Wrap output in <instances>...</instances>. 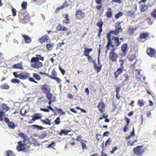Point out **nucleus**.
<instances>
[{
  "label": "nucleus",
  "mask_w": 156,
  "mask_h": 156,
  "mask_svg": "<svg viewBox=\"0 0 156 156\" xmlns=\"http://www.w3.org/2000/svg\"><path fill=\"white\" fill-rule=\"evenodd\" d=\"M123 29L120 28L117 30H114L110 31L109 33L107 34L106 37L108 40V43L106 46V52H107L109 49V47L110 46L111 47H115V39L116 38V37L112 36L111 37V34H112L115 35H117L120 32H122Z\"/></svg>",
  "instance_id": "nucleus-1"
},
{
  "label": "nucleus",
  "mask_w": 156,
  "mask_h": 156,
  "mask_svg": "<svg viewBox=\"0 0 156 156\" xmlns=\"http://www.w3.org/2000/svg\"><path fill=\"white\" fill-rule=\"evenodd\" d=\"M39 59L37 58H32L30 60V62L32 63L31 65V66L36 69L42 68L43 66V63L39 62Z\"/></svg>",
  "instance_id": "nucleus-2"
},
{
  "label": "nucleus",
  "mask_w": 156,
  "mask_h": 156,
  "mask_svg": "<svg viewBox=\"0 0 156 156\" xmlns=\"http://www.w3.org/2000/svg\"><path fill=\"white\" fill-rule=\"evenodd\" d=\"M119 62L120 63V67L118 68L114 73V75L115 76V80L117 79L119 75L123 72L124 69V67L123 66V64L124 62V60L120 59H119Z\"/></svg>",
  "instance_id": "nucleus-3"
},
{
  "label": "nucleus",
  "mask_w": 156,
  "mask_h": 156,
  "mask_svg": "<svg viewBox=\"0 0 156 156\" xmlns=\"http://www.w3.org/2000/svg\"><path fill=\"white\" fill-rule=\"evenodd\" d=\"M101 44L99 45V47L98 49V66H97V64L95 63V61H93L94 68L96 71L97 73H98L100 72V70L101 69L102 67V65L100 63L99 60V57L101 49V48L100 47H101Z\"/></svg>",
  "instance_id": "nucleus-4"
},
{
  "label": "nucleus",
  "mask_w": 156,
  "mask_h": 156,
  "mask_svg": "<svg viewBox=\"0 0 156 156\" xmlns=\"http://www.w3.org/2000/svg\"><path fill=\"white\" fill-rule=\"evenodd\" d=\"M143 145L138 146L134 148L133 149V151L135 154L139 156H141L145 152V150L143 148Z\"/></svg>",
  "instance_id": "nucleus-5"
},
{
  "label": "nucleus",
  "mask_w": 156,
  "mask_h": 156,
  "mask_svg": "<svg viewBox=\"0 0 156 156\" xmlns=\"http://www.w3.org/2000/svg\"><path fill=\"white\" fill-rule=\"evenodd\" d=\"M129 48L127 43H124L122 44L121 46V52L120 55L121 57H125L127 55L128 52Z\"/></svg>",
  "instance_id": "nucleus-6"
},
{
  "label": "nucleus",
  "mask_w": 156,
  "mask_h": 156,
  "mask_svg": "<svg viewBox=\"0 0 156 156\" xmlns=\"http://www.w3.org/2000/svg\"><path fill=\"white\" fill-rule=\"evenodd\" d=\"M115 49L113 48L109 54V59L112 62H116L118 58V55L114 52Z\"/></svg>",
  "instance_id": "nucleus-7"
},
{
  "label": "nucleus",
  "mask_w": 156,
  "mask_h": 156,
  "mask_svg": "<svg viewBox=\"0 0 156 156\" xmlns=\"http://www.w3.org/2000/svg\"><path fill=\"white\" fill-rule=\"evenodd\" d=\"M4 119L5 122L7 124L9 128L13 129L17 126L13 122L10 121L8 118L5 117Z\"/></svg>",
  "instance_id": "nucleus-8"
},
{
  "label": "nucleus",
  "mask_w": 156,
  "mask_h": 156,
  "mask_svg": "<svg viewBox=\"0 0 156 156\" xmlns=\"http://www.w3.org/2000/svg\"><path fill=\"white\" fill-rule=\"evenodd\" d=\"M130 79V76L126 73L123 74L122 76H121L119 79L120 81L123 80L122 82V84L123 86L125 85L126 84V82L128 81Z\"/></svg>",
  "instance_id": "nucleus-9"
},
{
  "label": "nucleus",
  "mask_w": 156,
  "mask_h": 156,
  "mask_svg": "<svg viewBox=\"0 0 156 156\" xmlns=\"http://www.w3.org/2000/svg\"><path fill=\"white\" fill-rule=\"evenodd\" d=\"M25 143H22L21 141H19L18 143V145L16 147L17 150L19 151H23L25 150V147L26 145Z\"/></svg>",
  "instance_id": "nucleus-10"
},
{
  "label": "nucleus",
  "mask_w": 156,
  "mask_h": 156,
  "mask_svg": "<svg viewBox=\"0 0 156 156\" xmlns=\"http://www.w3.org/2000/svg\"><path fill=\"white\" fill-rule=\"evenodd\" d=\"M75 16L76 18L79 20L83 18L85 16L84 13L80 10H78L76 11Z\"/></svg>",
  "instance_id": "nucleus-11"
},
{
  "label": "nucleus",
  "mask_w": 156,
  "mask_h": 156,
  "mask_svg": "<svg viewBox=\"0 0 156 156\" xmlns=\"http://www.w3.org/2000/svg\"><path fill=\"white\" fill-rule=\"evenodd\" d=\"M43 92L46 94L50 93L51 88L49 85L46 84L42 86L41 88Z\"/></svg>",
  "instance_id": "nucleus-12"
},
{
  "label": "nucleus",
  "mask_w": 156,
  "mask_h": 156,
  "mask_svg": "<svg viewBox=\"0 0 156 156\" xmlns=\"http://www.w3.org/2000/svg\"><path fill=\"white\" fill-rule=\"evenodd\" d=\"M147 52L149 56L151 57H154L156 53L155 49L151 48H150L147 49Z\"/></svg>",
  "instance_id": "nucleus-13"
},
{
  "label": "nucleus",
  "mask_w": 156,
  "mask_h": 156,
  "mask_svg": "<svg viewBox=\"0 0 156 156\" xmlns=\"http://www.w3.org/2000/svg\"><path fill=\"white\" fill-rule=\"evenodd\" d=\"M19 78L21 80H24L27 79L30 76V74L26 72H23L19 74Z\"/></svg>",
  "instance_id": "nucleus-14"
},
{
  "label": "nucleus",
  "mask_w": 156,
  "mask_h": 156,
  "mask_svg": "<svg viewBox=\"0 0 156 156\" xmlns=\"http://www.w3.org/2000/svg\"><path fill=\"white\" fill-rule=\"evenodd\" d=\"M9 109V108L5 104L3 103L0 108V112L2 113L5 114V112Z\"/></svg>",
  "instance_id": "nucleus-15"
},
{
  "label": "nucleus",
  "mask_w": 156,
  "mask_h": 156,
  "mask_svg": "<svg viewBox=\"0 0 156 156\" xmlns=\"http://www.w3.org/2000/svg\"><path fill=\"white\" fill-rule=\"evenodd\" d=\"M105 15L108 19L111 18L112 17L113 13L111 8H108L107 11L105 12Z\"/></svg>",
  "instance_id": "nucleus-16"
},
{
  "label": "nucleus",
  "mask_w": 156,
  "mask_h": 156,
  "mask_svg": "<svg viewBox=\"0 0 156 156\" xmlns=\"http://www.w3.org/2000/svg\"><path fill=\"white\" fill-rule=\"evenodd\" d=\"M49 39V37L48 35H44L38 39V41L42 44L44 42L48 41Z\"/></svg>",
  "instance_id": "nucleus-17"
},
{
  "label": "nucleus",
  "mask_w": 156,
  "mask_h": 156,
  "mask_svg": "<svg viewBox=\"0 0 156 156\" xmlns=\"http://www.w3.org/2000/svg\"><path fill=\"white\" fill-rule=\"evenodd\" d=\"M98 109L99 111L101 113H102L104 111L103 110L105 108V105L103 102H100L99 103L98 105Z\"/></svg>",
  "instance_id": "nucleus-18"
},
{
  "label": "nucleus",
  "mask_w": 156,
  "mask_h": 156,
  "mask_svg": "<svg viewBox=\"0 0 156 156\" xmlns=\"http://www.w3.org/2000/svg\"><path fill=\"white\" fill-rule=\"evenodd\" d=\"M56 29L58 31H64L68 30V29L65 27L61 25L60 24H58L56 27Z\"/></svg>",
  "instance_id": "nucleus-19"
},
{
  "label": "nucleus",
  "mask_w": 156,
  "mask_h": 156,
  "mask_svg": "<svg viewBox=\"0 0 156 156\" xmlns=\"http://www.w3.org/2000/svg\"><path fill=\"white\" fill-rule=\"evenodd\" d=\"M124 118L126 122V125L124 126L123 131L124 132L126 133L127 132L128 129V126H129L130 122V120L129 118H127L126 117H125Z\"/></svg>",
  "instance_id": "nucleus-20"
},
{
  "label": "nucleus",
  "mask_w": 156,
  "mask_h": 156,
  "mask_svg": "<svg viewBox=\"0 0 156 156\" xmlns=\"http://www.w3.org/2000/svg\"><path fill=\"white\" fill-rule=\"evenodd\" d=\"M41 114L40 113H36L34 114L32 116V118L31 119L33 121H34L36 120L40 119L42 117L41 116H40Z\"/></svg>",
  "instance_id": "nucleus-21"
},
{
  "label": "nucleus",
  "mask_w": 156,
  "mask_h": 156,
  "mask_svg": "<svg viewBox=\"0 0 156 156\" xmlns=\"http://www.w3.org/2000/svg\"><path fill=\"white\" fill-rule=\"evenodd\" d=\"M46 97L49 101L55 100V101L56 99L55 97L53 96L52 94L50 93L46 94Z\"/></svg>",
  "instance_id": "nucleus-22"
},
{
  "label": "nucleus",
  "mask_w": 156,
  "mask_h": 156,
  "mask_svg": "<svg viewBox=\"0 0 156 156\" xmlns=\"http://www.w3.org/2000/svg\"><path fill=\"white\" fill-rule=\"evenodd\" d=\"M63 17L65 18L63 21L64 23L68 24L69 23V15L67 14L63 15Z\"/></svg>",
  "instance_id": "nucleus-23"
},
{
  "label": "nucleus",
  "mask_w": 156,
  "mask_h": 156,
  "mask_svg": "<svg viewBox=\"0 0 156 156\" xmlns=\"http://www.w3.org/2000/svg\"><path fill=\"white\" fill-rule=\"evenodd\" d=\"M149 36V34L147 32L143 33L140 35V38L142 39H146Z\"/></svg>",
  "instance_id": "nucleus-24"
},
{
  "label": "nucleus",
  "mask_w": 156,
  "mask_h": 156,
  "mask_svg": "<svg viewBox=\"0 0 156 156\" xmlns=\"http://www.w3.org/2000/svg\"><path fill=\"white\" fill-rule=\"evenodd\" d=\"M41 122L44 124L50 125H51V120L48 118H46L45 119H41Z\"/></svg>",
  "instance_id": "nucleus-25"
},
{
  "label": "nucleus",
  "mask_w": 156,
  "mask_h": 156,
  "mask_svg": "<svg viewBox=\"0 0 156 156\" xmlns=\"http://www.w3.org/2000/svg\"><path fill=\"white\" fill-rule=\"evenodd\" d=\"M22 36L24 38L25 43H29L31 41V38L28 35L24 34Z\"/></svg>",
  "instance_id": "nucleus-26"
},
{
  "label": "nucleus",
  "mask_w": 156,
  "mask_h": 156,
  "mask_svg": "<svg viewBox=\"0 0 156 156\" xmlns=\"http://www.w3.org/2000/svg\"><path fill=\"white\" fill-rule=\"evenodd\" d=\"M29 20L28 17L27 16H25L23 19H22L20 21V22L23 24H26L29 22Z\"/></svg>",
  "instance_id": "nucleus-27"
},
{
  "label": "nucleus",
  "mask_w": 156,
  "mask_h": 156,
  "mask_svg": "<svg viewBox=\"0 0 156 156\" xmlns=\"http://www.w3.org/2000/svg\"><path fill=\"white\" fill-rule=\"evenodd\" d=\"M92 51V48H84V55L85 56H87L89 55V53Z\"/></svg>",
  "instance_id": "nucleus-28"
},
{
  "label": "nucleus",
  "mask_w": 156,
  "mask_h": 156,
  "mask_svg": "<svg viewBox=\"0 0 156 156\" xmlns=\"http://www.w3.org/2000/svg\"><path fill=\"white\" fill-rule=\"evenodd\" d=\"M137 28L136 27L134 28L132 27L129 28L127 30L128 33L130 35L133 34L134 31L136 30Z\"/></svg>",
  "instance_id": "nucleus-29"
},
{
  "label": "nucleus",
  "mask_w": 156,
  "mask_h": 156,
  "mask_svg": "<svg viewBox=\"0 0 156 156\" xmlns=\"http://www.w3.org/2000/svg\"><path fill=\"white\" fill-rule=\"evenodd\" d=\"M135 15L134 12L133 10H129L127 12V16L131 17H134Z\"/></svg>",
  "instance_id": "nucleus-30"
},
{
  "label": "nucleus",
  "mask_w": 156,
  "mask_h": 156,
  "mask_svg": "<svg viewBox=\"0 0 156 156\" xmlns=\"http://www.w3.org/2000/svg\"><path fill=\"white\" fill-rule=\"evenodd\" d=\"M12 68L14 69H23L22 68V63H20L14 65L12 66Z\"/></svg>",
  "instance_id": "nucleus-31"
},
{
  "label": "nucleus",
  "mask_w": 156,
  "mask_h": 156,
  "mask_svg": "<svg viewBox=\"0 0 156 156\" xmlns=\"http://www.w3.org/2000/svg\"><path fill=\"white\" fill-rule=\"evenodd\" d=\"M136 58V56L135 54H131L129 55L128 58V60L129 62H132Z\"/></svg>",
  "instance_id": "nucleus-32"
},
{
  "label": "nucleus",
  "mask_w": 156,
  "mask_h": 156,
  "mask_svg": "<svg viewBox=\"0 0 156 156\" xmlns=\"http://www.w3.org/2000/svg\"><path fill=\"white\" fill-rule=\"evenodd\" d=\"M147 6L145 4H143L140 6V8L141 12H145L147 9Z\"/></svg>",
  "instance_id": "nucleus-33"
},
{
  "label": "nucleus",
  "mask_w": 156,
  "mask_h": 156,
  "mask_svg": "<svg viewBox=\"0 0 156 156\" xmlns=\"http://www.w3.org/2000/svg\"><path fill=\"white\" fill-rule=\"evenodd\" d=\"M71 131L70 130H66L65 129H61V132L58 133V134L61 136L63 134L65 135H67L68 133Z\"/></svg>",
  "instance_id": "nucleus-34"
},
{
  "label": "nucleus",
  "mask_w": 156,
  "mask_h": 156,
  "mask_svg": "<svg viewBox=\"0 0 156 156\" xmlns=\"http://www.w3.org/2000/svg\"><path fill=\"white\" fill-rule=\"evenodd\" d=\"M48 135L47 131H44L39 136V138L40 139H44Z\"/></svg>",
  "instance_id": "nucleus-35"
},
{
  "label": "nucleus",
  "mask_w": 156,
  "mask_h": 156,
  "mask_svg": "<svg viewBox=\"0 0 156 156\" xmlns=\"http://www.w3.org/2000/svg\"><path fill=\"white\" fill-rule=\"evenodd\" d=\"M18 135L21 138L23 139V142L25 143V141L26 140V136L25 134L22 132H20L18 134Z\"/></svg>",
  "instance_id": "nucleus-36"
},
{
  "label": "nucleus",
  "mask_w": 156,
  "mask_h": 156,
  "mask_svg": "<svg viewBox=\"0 0 156 156\" xmlns=\"http://www.w3.org/2000/svg\"><path fill=\"white\" fill-rule=\"evenodd\" d=\"M123 15V13L121 12H119L116 13L115 16V19H118L119 17L122 16Z\"/></svg>",
  "instance_id": "nucleus-37"
},
{
  "label": "nucleus",
  "mask_w": 156,
  "mask_h": 156,
  "mask_svg": "<svg viewBox=\"0 0 156 156\" xmlns=\"http://www.w3.org/2000/svg\"><path fill=\"white\" fill-rule=\"evenodd\" d=\"M50 78L55 80L58 83H60L61 81V80L57 77L51 76H50Z\"/></svg>",
  "instance_id": "nucleus-38"
},
{
  "label": "nucleus",
  "mask_w": 156,
  "mask_h": 156,
  "mask_svg": "<svg viewBox=\"0 0 156 156\" xmlns=\"http://www.w3.org/2000/svg\"><path fill=\"white\" fill-rule=\"evenodd\" d=\"M115 40L116 41L115 47H117L120 44L121 42L119 41V38L117 37H116V38H115Z\"/></svg>",
  "instance_id": "nucleus-39"
},
{
  "label": "nucleus",
  "mask_w": 156,
  "mask_h": 156,
  "mask_svg": "<svg viewBox=\"0 0 156 156\" xmlns=\"http://www.w3.org/2000/svg\"><path fill=\"white\" fill-rule=\"evenodd\" d=\"M97 26L99 28V29H102L103 23L102 20H100L97 23Z\"/></svg>",
  "instance_id": "nucleus-40"
},
{
  "label": "nucleus",
  "mask_w": 156,
  "mask_h": 156,
  "mask_svg": "<svg viewBox=\"0 0 156 156\" xmlns=\"http://www.w3.org/2000/svg\"><path fill=\"white\" fill-rule=\"evenodd\" d=\"M33 76L37 80L39 81L41 79V76L37 73H34L33 74Z\"/></svg>",
  "instance_id": "nucleus-41"
},
{
  "label": "nucleus",
  "mask_w": 156,
  "mask_h": 156,
  "mask_svg": "<svg viewBox=\"0 0 156 156\" xmlns=\"http://www.w3.org/2000/svg\"><path fill=\"white\" fill-rule=\"evenodd\" d=\"M55 109L57 111L58 113H59L61 115L65 114V112H63L62 109L61 108L58 109L57 107H55Z\"/></svg>",
  "instance_id": "nucleus-42"
},
{
  "label": "nucleus",
  "mask_w": 156,
  "mask_h": 156,
  "mask_svg": "<svg viewBox=\"0 0 156 156\" xmlns=\"http://www.w3.org/2000/svg\"><path fill=\"white\" fill-rule=\"evenodd\" d=\"M6 156H15L12 151L10 150H7L5 151Z\"/></svg>",
  "instance_id": "nucleus-43"
},
{
  "label": "nucleus",
  "mask_w": 156,
  "mask_h": 156,
  "mask_svg": "<svg viewBox=\"0 0 156 156\" xmlns=\"http://www.w3.org/2000/svg\"><path fill=\"white\" fill-rule=\"evenodd\" d=\"M140 81L143 82V81L145 80L146 77L145 76H144L143 75H140L136 77Z\"/></svg>",
  "instance_id": "nucleus-44"
},
{
  "label": "nucleus",
  "mask_w": 156,
  "mask_h": 156,
  "mask_svg": "<svg viewBox=\"0 0 156 156\" xmlns=\"http://www.w3.org/2000/svg\"><path fill=\"white\" fill-rule=\"evenodd\" d=\"M33 126L35 128L37 129L38 130H42L45 129V128L43 127L42 126H38L36 125H34Z\"/></svg>",
  "instance_id": "nucleus-45"
},
{
  "label": "nucleus",
  "mask_w": 156,
  "mask_h": 156,
  "mask_svg": "<svg viewBox=\"0 0 156 156\" xmlns=\"http://www.w3.org/2000/svg\"><path fill=\"white\" fill-rule=\"evenodd\" d=\"M2 89H8L9 88V86L6 83H5L0 87Z\"/></svg>",
  "instance_id": "nucleus-46"
},
{
  "label": "nucleus",
  "mask_w": 156,
  "mask_h": 156,
  "mask_svg": "<svg viewBox=\"0 0 156 156\" xmlns=\"http://www.w3.org/2000/svg\"><path fill=\"white\" fill-rule=\"evenodd\" d=\"M12 83H23L22 82H21L20 81L17 79H13L11 80Z\"/></svg>",
  "instance_id": "nucleus-47"
},
{
  "label": "nucleus",
  "mask_w": 156,
  "mask_h": 156,
  "mask_svg": "<svg viewBox=\"0 0 156 156\" xmlns=\"http://www.w3.org/2000/svg\"><path fill=\"white\" fill-rule=\"evenodd\" d=\"M111 141L112 140L111 138H108L105 143V147H106L107 146L110 145Z\"/></svg>",
  "instance_id": "nucleus-48"
},
{
  "label": "nucleus",
  "mask_w": 156,
  "mask_h": 156,
  "mask_svg": "<svg viewBox=\"0 0 156 156\" xmlns=\"http://www.w3.org/2000/svg\"><path fill=\"white\" fill-rule=\"evenodd\" d=\"M27 3L25 2H23L21 4V7L23 9H25L27 8Z\"/></svg>",
  "instance_id": "nucleus-49"
},
{
  "label": "nucleus",
  "mask_w": 156,
  "mask_h": 156,
  "mask_svg": "<svg viewBox=\"0 0 156 156\" xmlns=\"http://www.w3.org/2000/svg\"><path fill=\"white\" fill-rule=\"evenodd\" d=\"M151 16L156 18V9H154L151 13Z\"/></svg>",
  "instance_id": "nucleus-50"
},
{
  "label": "nucleus",
  "mask_w": 156,
  "mask_h": 156,
  "mask_svg": "<svg viewBox=\"0 0 156 156\" xmlns=\"http://www.w3.org/2000/svg\"><path fill=\"white\" fill-rule=\"evenodd\" d=\"M69 5L67 3V2L66 1L63 4L61 5V9H63L64 8H66L68 6H69Z\"/></svg>",
  "instance_id": "nucleus-51"
},
{
  "label": "nucleus",
  "mask_w": 156,
  "mask_h": 156,
  "mask_svg": "<svg viewBox=\"0 0 156 156\" xmlns=\"http://www.w3.org/2000/svg\"><path fill=\"white\" fill-rule=\"evenodd\" d=\"M69 5L67 3V2L66 1L63 4L61 5V9H63L64 8H66L68 6H69Z\"/></svg>",
  "instance_id": "nucleus-52"
},
{
  "label": "nucleus",
  "mask_w": 156,
  "mask_h": 156,
  "mask_svg": "<svg viewBox=\"0 0 156 156\" xmlns=\"http://www.w3.org/2000/svg\"><path fill=\"white\" fill-rule=\"evenodd\" d=\"M54 123L56 125H58L60 123V118L59 117H57L54 121Z\"/></svg>",
  "instance_id": "nucleus-53"
},
{
  "label": "nucleus",
  "mask_w": 156,
  "mask_h": 156,
  "mask_svg": "<svg viewBox=\"0 0 156 156\" xmlns=\"http://www.w3.org/2000/svg\"><path fill=\"white\" fill-rule=\"evenodd\" d=\"M81 138L82 136L81 135H79L77 136V138L76 139V140L78 142L80 141H83L85 142H87V141L86 140H81Z\"/></svg>",
  "instance_id": "nucleus-54"
},
{
  "label": "nucleus",
  "mask_w": 156,
  "mask_h": 156,
  "mask_svg": "<svg viewBox=\"0 0 156 156\" xmlns=\"http://www.w3.org/2000/svg\"><path fill=\"white\" fill-rule=\"evenodd\" d=\"M25 16V15L23 14L21 12H20L19 14V21H20L22 19H23L24 17V16Z\"/></svg>",
  "instance_id": "nucleus-55"
},
{
  "label": "nucleus",
  "mask_w": 156,
  "mask_h": 156,
  "mask_svg": "<svg viewBox=\"0 0 156 156\" xmlns=\"http://www.w3.org/2000/svg\"><path fill=\"white\" fill-rule=\"evenodd\" d=\"M146 20L147 21V23L150 25H151L153 23V21L150 18H147Z\"/></svg>",
  "instance_id": "nucleus-56"
},
{
  "label": "nucleus",
  "mask_w": 156,
  "mask_h": 156,
  "mask_svg": "<svg viewBox=\"0 0 156 156\" xmlns=\"http://www.w3.org/2000/svg\"><path fill=\"white\" fill-rule=\"evenodd\" d=\"M81 144L83 150H84V149H87L86 145L85 143L83 142H81Z\"/></svg>",
  "instance_id": "nucleus-57"
},
{
  "label": "nucleus",
  "mask_w": 156,
  "mask_h": 156,
  "mask_svg": "<svg viewBox=\"0 0 156 156\" xmlns=\"http://www.w3.org/2000/svg\"><path fill=\"white\" fill-rule=\"evenodd\" d=\"M112 2L115 3L121 4L122 2V0H112Z\"/></svg>",
  "instance_id": "nucleus-58"
},
{
  "label": "nucleus",
  "mask_w": 156,
  "mask_h": 156,
  "mask_svg": "<svg viewBox=\"0 0 156 156\" xmlns=\"http://www.w3.org/2000/svg\"><path fill=\"white\" fill-rule=\"evenodd\" d=\"M138 104L139 105L140 107H141L144 105V103L140 100L138 101Z\"/></svg>",
  "instance_id": "nucleus-59"
},
{
  "label": "nucleus",
  "mask_w": 156,
  "mask_h": 156,
  "mask_svg": "<svg viewBox=\"0 0 156 156\" xmlns=\"http://www.w3.org/2000/svg\"><path fill=\"white\" fill-rule=\"evenodd\" d=\"M121 22H118L115 25V28H116V30H117L118 28H121Z\"/></svg>",
  "instance_id": "nucleus-60"
},
{
  "label": "nucleus",
  "mask_w": 156,
  "mask_h": 156,
  "mask_svg": "<svg viewBox=\"0 0 156 156\" xmlns=\"http://www.w3.org/2000/svg\"><path fill=\"white\" fill-rule=\"evenodd\" d=\"M11 11L12 12L13 16H16V9L15 8H12L11 9Z\"/></svg>",
  "instance_id": "nucleus-61"
},
{
  "label": "nucleus",
  "mask_w": 156,
  "mask_h": 156,
  "mask_svg": "<svg viewBox=\"0 0 156 156\" xmlns=\"http://www.w3.org/2000/svg\"><path fill=\"white\" fill-rule=\"evenodd\" d=\"M36 57L39 59V60H41V61H43L44 60V58L43 57L41 56V55H36Z\"/></svg>",
  "instance_id": "nucleus-62"
},
{
  "label": "nucleus",
  "mask_w": 156,
  "mask_h": 156,
  "mask_svg": "<svg viewBox=\"0 0 156 156\" xmlns=\"http://www.w3.org/2000/svg\"><path fill=\"white\" fill-rule=\"evenodd\" d=\"M121 89L120 86L116 87H115V91L116 93H119V91Z\"/></svg>",
  "instance_id": "nucleus-63"
},
{
  "label": "nucleus",
  "mask_w": 156,
  "mask_h": 156,
  "mask_svg": "<svg viewBox=\"0 0 156 156\" xmlns=\"http://www.w3.org/2000/svg\"><path fill=\"white\" fill-rule=\"evenodd\" d=\"M117 147H113L112 148V150L110 151V153L111 154H113L115 151L117 149Z\"/></svg>",
  "instance_id": "nucleus-64"
}]
</instances>
